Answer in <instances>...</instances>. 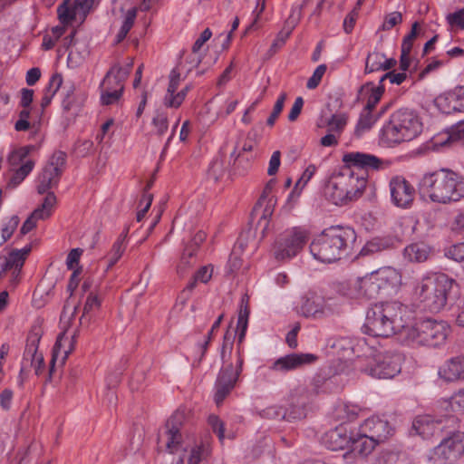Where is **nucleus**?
I'll return each instance as SVG.
<instances>
[{
  "mask_svg": "<svg viewBox=\"0 0 464 464\" xmlns=\"http://www.w3.org/2000/svg\"><path fill=\"white\" fill-rule=\"evenodd\" d=\"M127 247V244L115 241L105 257L107 261V269L111 268L122 256Z\"/></svg>",
  "mask_w": 464,
  "mask_h": 464,
  "instance_id": "obj_39",
  "label": "nucleus"
},
{
  "mask_svg": "<svg viewBox=\"0 0 464 464\" xmlns=\"http://www.w3.org/2000/svg\"><path fill=\"white\" fill-rule=\"evenodd\" d=\"M392 203L401 208L412 205L415 197L414 187L402 176H395L389 182Z\"/></svg>",
  "mask_w": 464,
  "mask_h": 464,
  "instance_id": "obj_15",
  "label": "nucleus"
},
{
  "mask_svg": "<svg viewBox=\"0 0 464 464\" xmlns=\"http://www.w3.org/2000/svg\"><path fill=\"white\" fill-rule=\"evenodd\" d=\"M62 83L63 77L59 73H55L50 78L48 86L45 88L44 96L41 101V107L43 109H44L51 103L53 97L60 89Z\"/></svg>",
  "mask_w": 464,
  "mask_h": 464,
  "instance_id": "obj_37",
  "label": "nucleus"
},
{
  "mask_svg": "<svg viewBox=\"0 0 464 464\" xmlns=\"http://www.w3.org/2000/svg\"><path fill=\"white\" fill-rule=\"evenodd\" d=\"M73 342L74 336L69 339L64 334L58 335L53 347L52 358L49 362V381H51L53 373L55 371L56 362L59 361L60 364L63 365L69 353L73 350Z\"/></svg>",
  "mask_w": 464,
  "mask_h": 464,
  "instance_id": "obj_25",
  "label": "nucleus"
},
{
  "mask_svg": "<svg viewBox=\"0 0 464 464\" xmlns=\"http://www.w3.org/2000/svg\"><path fill=\"white\" fill-rule=\"evenodd\" d=\"M414 290L422 307L430 313L442 311L459 295L457 282L444 273H432L423 276Z\"/></svg>",
  "mask_w": 464,
  "mask_h": 464,
  "instance_id": "obj_3",
  "label": "nucleus"
},
{
  "mask_svg": "<svg viewBox=\"0 0 464 464\" xmlns=\"http://www.w3.org/2000/svg\"><path fill=\"white\" fill-rule=\"evenodd\" d=\"M30 146H24L19 148L18 150L13 151V153L9 157V162L12 165L18 164L20 161H23L31 151Z\"/></svg>",
  "mask_w": 464,
  "mask_h": 464,
  "instance_id": "obj_60",
  "label": "nucleus"
},
{
  "mask_svg": "<svg viewBox=\"0 0 464 464\" xmlns=\"http://www.w3.org/2000/svg\"><path fill=\"white\" fill-rule=\"evenodd\" d=\"M372 111H373L367 110L366 108L362 110L354 130V133L357 136H361L370 130L378 121L380 115H375Z\"/></svg>",
  "mask_w": 464,
  "mask_h": 464,
  "instance_id": "obj_32",
  "label": "nucleus"
},
{
  "mask_svg": "<svg viewBox=\"0 0 464 464\" xmlns=\"http://www.w3.org/2000/svg\"><path fill=\"white\" fill-rule=\"evenodd\" d=\"M192 85L187 84L181 91L172 94H165L163 103L167 108H179L186 99L188 92L191 90Z\"/></svg>",
  "mask_w": 464,
  "mask_h": 464,
  "instance_id": "obj_38",
  "label": "nucleus"
},
{
  "mask_svg": "<svg viewBox=\"0 0 464 464\" xmlns=\"http://www.w3.org/2000/svg\"><path fill=\"white\" fill-rule=\"evenodd\" d=\"M131 66L132 63H130L125 68L121 67L118 63L112 65L104 76V82L111 83V78L113 77L115 84L118 86H124V81L129 76Z\"/></svg>",
  "mask_w": 464,
  "mask_h": 464,
  "instance_id": "obj_36",
  "label": "nucleus"
},
{
  "mask_svg": "<svg viewBox=\"0 0 464 464\" xmlns=\"http://www.w3.org/2000/svg\"><path fill=\"white\" fill-rule=\"evenodd\" d=\"M403 361V355L395 351L378 353L364 372L373 378L392 379L401 372Z\"/></svg>",
  "mask_w": 464,
  "mask_h": 464,
  "instance_id": "obj_11",
  "label": "nucleus"
},
{
  "mask_svg": "<svg viewBox=\"0 0 464 464\" xmlns=\"http://www.w3.org/2000/svg\"><path fill=\"white\" fill-rule=\"evenodd\" d=\"M309 401L310 393L305 387L298 386L293 389L287 397L288 421L304 419Z\"/></svg>",
  "mask_w": 464,
  "mask_h": 464,
  "instance_id": "obj_21",
  "label": "nucleus"
},
{
  "mask_svg": "<svg viewBox=\"0 0 464 464\" xmlns=\"http://www.w3.org/2000/svg\"><path fill=\"white\" fill-rule=\"evenodd\" d=\"M97 5L96 0H63L57 7L58 18L62 24H68L78 15L85 18Z\"/></svg>",
  "mask_w": 464,
  "mask_h": 464,
  "instance_id": "obj_18",
  "label": "nucleus"
},
{
  "mask_svg": "<svg viewBox=\"0 0 464 464\" xmlns=\"http://www.w3.org/2000/svg\"><path fill=\"white\" fill-rule=\"evenodd\" d=\"M66 160L65 152L62 150L54 151L38 177L37 192L39 194L46 193L41 206L34 210V216H38V218H48L53 213L57 198L55 194L49 191V189L58 186L61 176L65 169Z\"/></svg>",
  "mask_w": 464,
  "mask_h": 464,
  "instance_id": "obj_6",
  "label": "nucleus"
},
{
  "mask_svg": "<svg viewBox=\"0 0 464 464\" xmlns=\"http://www.w3.org/2000/svg\"><path fill=\"white\" fill-rule=\"evenodd\" d=\"M316 359L317 357L313 353H293L276 359L269 369L275 372L286 373L312 364Z\"/></svg>",
  "mask_w": 464,
  "mask_h": 464,
  "instance_id": "obj_20",
  "label": "nucleus"
},
{
  "mask_svg": "<svg viewBox=\"0 0 464 464\" xmlns=\"http://www.w3.org/2000/svg\"><path fill=\"white\" fill-rule=\"evenodd\" d=\"M309 238V232L302 227H292L279 234L273 246L276 260H288L297 256Z\"/></svg>",
  "mask_w": 464,
  "mask_h": 464,
  "instance_id": "obj_10",
  "label": "nucleus"
},
{
  "mask_svg": "<svg viewBox=\"0 0 464 464\" xmlns=\"http://www.w3.org/2000/svg\"><path fill=\"white\" fill-rule=\"evenodd\" d=\"M102 304V299L98 296V295L91 292L85 301L83 306L82 316H87L97 312Z\"/></svg>",
  "mask_w": 464,
  "mask_h": 464,
  "instance_id": "obj_48",
  "label": "nucleus"
},
{
  "mask_svg": "<svg viewBox=\"0 0 464 464\" xmlns=\"http://www.w3.org/2000/svg\"><path fill=\"white\" fill-rule=\"evenodd\" d=\"M464 454V432L459 430V422L448 428L441 440L430 452V459L437 464H452Z\"/></svg>",
  "mask_w": 464,
  "mask_h": 464,
  "instance_id": "obj_8",
  "label": "nucleus"
},
{
  "mask_svg": "<svg viewBox=\"0 0 464 464\" xmlns=\"http://www.w3.org/2000/svg\"><path fill=\"white\" fill-rule=\"evenodd\" d=\"M382 60H384V53L379 52L370 53L365 61V73L381 71Z\"/></svg>",
  "mask_w": 464,
  "mask_h": 464,
  "instance_id": "obj_42",
  "label": "nucleus"
},
{
  "mask_svg": "<svg viewBox=\"0 0 464 464\" xmlns=\"http://www.w3.org/2000/svg\"><path fill=\"white\" fill-rule=\"evenodd\" d=\"M295 10H292L291 14L289 15L288 19L285 23V26L283 29L277 34L276 38L273 42L270 47V51L273 53H276L277 49L281 48L286 39L290 36L292 34L294 28L297 25L300 16H301V11L299 10L297 12V14L295 15Z\"/></svg>",
  "mask_w": 464,
  "mask_h": 464,
  "instance_id": "obj_28",
  "label": "nucleus"
},
{
  "mask_svg": "<svg viewBox=\"0 0 464 464\" xmlns=\"http://www.w3.org/2000/svg\"><path fill=\"white\" fill-rule=\"evenodd\" d=\"M182 63L174 68L169 73V82L166 94L174 95L180 83V71L182 70Z\"/></svg>",
  "mask_w": 464,
  "mask_h": 464,
  "instance_id": "obj_50",
  "label": "nucleus"
},
{
  "mask_svg": "<svg viewBox=\"0 0 464 464\" xmlns=\"http://www.w3.org/2000/svg\"><path fill=\"white\" fill-rule=\"evenodd\" d=\"M298 311L304 317L322 318L325 315L326 306L322 297L306 295L302 298Z\"/></svg>",
  "mask_w": 464,
  "mask_h": 464,
  "instance_id": "obj_26",
  "label": "nucleus"
},
{
  "mask_svg": "<svg viewBox=\"0 0 464 464\" xmlns=\"http://www.w3.org/2000/svg\"><path fill=\"white\" fill-rule=\"evenodd\" d=\"M316 171V167L313 164H310L307 166V168L303 172L300 179L296 181L294 190L292 191L291 195H293L297 188L300 187L302 189L304 188V186L309 182V180L312 179V177L314 175Z\"/></svg>",
  "mask_w": 464,
  "mask_h": 464,
  "instance_id": "obj_53",
  "label": "nucleus"
},
{
  "mask_svg": "<svg viewBox=\"0 0 464 464\" xmlns=\"http://www.w3.org/2000/svg\"><path fill=\"white\" fill-rule=\"evenodd\" d=\"M326 69L327 67L325 64L318 65L314 71L312 76L308 79L306 82V88L309 90L315 89L320 84L322 78L326 72Z\"/></svg>",
  "mask_w": 464,
  "mask_h": 464,
  "instance_id": "obj_51",
  "label": "nucleus"
},
{
  "mask_svg": "<svg viewBox=\"0 0 464 464\" xmlns=\"http://www.w3.org/2000/svg\"><path fill=\"white\" fill-rule=\"evenodd\" d=\"M402 22V15L400 12H392L389 14L382 25V29L384 31H389L395 25L401 24Z\"/></svg>",
  "mask_w": 464,
  "mask_h": 464,
  "instance_id": "obj_57",
  "label": "nucleus"
},
{
  "mask_svg": "<svg viewBox=\"0 0 464 464\" xmlns=\"http://www.w3.org/2000/svg\"><path fill=\"white\" fill-rule=\"evenodd\" d=\"M101 101L103 105H111L117 102L122 95L124 86H111V83H105L104 79L101 83Z\"/></svg>",
  "mask_w": 464,
  "mask_h": 464,
  "instance_id": "obj_31",
  "label": "nucleus"
},
{
  "mask_svg": "<svg viewBox=\"0 0 464 464\" xmlns=\"http://www.w3.org/2000/svg\"><path fill=\"white\" fill-rule=\"evenodd\" d=\"M211 454V447L208 442L201 441L195 444L189 450L187 464H200Z\"/></svg>",
  "mask_w": 464,
  "mask_h": 464,
  "instance_id": "obj_34",
  "label": "nucleus"
},
{
  "mask_svg": "<svg viewBox=\"0 0 464 464\" xmlns=\"http://www.w3.org/2000/svg\"><path fill=\"white\" fill-rule=\"evenodd\" d=\"M464 140V124L460 123L456 127L451 128V130L448 132L447 140L442 142V144L452 143L455 141H459Z\"/></svg>",
  "mask_w": 464,
  "mask_h": 464,
  "instance_id": "obj_59",
  "label": "nucleus"
},
{
  "mask_svg": "<svg viewBox=\"0 0 464 464\" xmlns=\"http://www.w3.org/2000/svg\"><path fill=\"white\" fill-rule=\"evenodd\" d=\"M353 179L340 173L330 178L327 181L324 193L325 198L334 205H344L354 199V191H349L348 186Z\"/></svg>",
  "mask_w": 464,
  "mask_h": 464,
  "instance_id": "obj_14",
  "label": "nucleus"
},
{
  "mask_svg": "<svg viewBox=\"0 0 464 464\" xmlns=\"http://www.w3.org/2000/svg\"><path fill=\"white\" fill-rule=\"evenodd\" d=\"M244 364V357L241 354L240 349L237 351V362L236 370L232 363L220 369L216 382H215V395L214 400L217 405H220L226 397L234 389L239 375L242 372Z\"/></svg>",
  "mask_w": 464,
  "mask_h": 464,
  "instance_id": "obj_12",
  "label": "nucleus"
},
{
  "mask_svg": "<svg viewBox=\"0 0 464 464\" xmlns=\"http://www.w3.org/2000/svg\"><path fill=\"white\" fill-rule=\"evenodd\" d=\"M450 333L447 322L427 318L408 328L405 339L413 346L440 347L445 344Z\"/></svg>",
  "mask_w": 464,
  "mask_h": 464,
  "instance_id": "obj_7",
  "label": "nucleus"
},
{
  "mask_svg": "<svg viewBox=\"0 0 464 464\" xmlns=\"http://www.w3.org/2000/svg\"><path fill=\"white\" fill-rule=\"evenodd\" d=\"M459 422L455 416L435 418L430 414H420L413 418L409 435L418 436L424 440L440 438L448 428H453Z\"/></svg>",
  "mask_w": 464,
  "mask_h": 464,
  "instance_id": "obj_9",
  "label": "nucleus"
},
{
  "mask_svg": "<svg viewBox=\"0 0 464 464\" xmlns=\"http://www.w3.org/2000/svg\"><path fill=\"white\" fill-rule=\"evenodd\" d=\"M151 123L156 130V134L162 136L167 132L169 129V120L167 113L164 111H157Z\"/></svg>",
  "mask_w": 464,
  "mask_h": 464,
  "instance_id": "obj_47",
  "label": "nucleus"
},
{
  "mask_svg": "<svg viewBox=\"0 0 464 464\" xmlns=\"http://www.w3.org/2000/svg\"><path fill=\"white\" fill-rule=\"evenodd\" d=\"M418 189L421 198L432 203H456L464 198V178L450 169H440L424 174Z\"/></svg>",
  "mask_w": 464,
  "mask_h": 464,
  "instance_id": "obj_1",
  "label": "nucleus"
},
{
  "mask_svg": "<svg viewBox=\"0 0 464 464\" xmlns=\"http://www.w3.org/2000/svg\"><path fill=\"white\" fill-rule=\"evenodd\" d=\"M437 108L444 114L464 112V86L439 95L435 99Z\"/></svg>",
  "mask_w": 464,
  "mask_h": 464,
  "instance_id": "obj_22",
  "label": "nucleus"
},
{
  "mask_svg": "<svg viewBox=\"0 0 464 464\" xmlns=\"http://www.w3.org/2000/svg\"><path fill=\"white\" fill-rule=\"evenodd\" d=\"M419 24L418 22H415L411 25V32L404 36L402 43H401V51L411 53L413 42L417 37V29H418Z\"/></svg>",
  "mask_w": 464,
  "mask_h": 464,
  "instance_id": "obj_54",
  "label": "nucleus"
},
{
  "mask_svg": "<svg viewBox=\"0 0 464 464\" xmlns=\"http://www.w3.org/2000/svg\"><path fill=\"white\" fill-rule=\"evenodd\" d=\"M186 420V411L184 409H178L168 420L167 429L178 430L180 431V428Z\"/></svg>",
  "mask_w": 464,
  "mask_h": 464,
  "instance_id": "obj_49",
  "label": "nucleus"
},
{
  "mask_svg": "<svg viewBox=\"0 0 464 464\" xmlns=\"http://www.w3.org/2000/svg\"><path fill=\"white\" fill-rule=\"evenodd\" d=\"M345 177L351 178L353 179V182H351V185L348 186L349 191H354V199L359 198L363 190L366 188L367 179L366 176L363 175H355L353 172L346 175Z\"/></svg>",
  "mask_w": 464,
  "mask_h": 464,
  "instance_id": "obj_41",
  "label": "nucleus"
},
{
  "mask_svg": "<svg viewBox=\"0 0 464 464\" xmlns=\"http://www.w3.org/2000/svg\"><path fill=\"white\" fill-rule=\"evenodd\" d=\"M285 98H286L285 93H281L280 96L277 98V100L274 105L273 111L271 112L270 116L268 117V119L266 121V124L268 126H270V127L274 126L276 119L278 118V116L280 115V113L283 111Z\"/></svg>",
  "mask_w": 464,
  "mask_h": 464,
  "instance_id": "obj_52",
  "label": "nucleus"
},
{
  "mask_svg": "<svg viewBox=\"0 0 464 464\" xmlns=\"http://www.w3.org/2000/svg\"><path fill=\"white\" fill-rule=\"evenodd\" d=\"M182 442V435L178 430H167V442L166 449L167 450L173 454L178 450Z\"/></svg>",
  "mask_w": 464,
  "mask_h": 464,
  "instance_id": "obj_45",
  "label": "nucleus"
},
{
  "mask_svg": "<svg viewBox=\"0 0 464 464\" xmlns=\"http://www.w3.org/2000/svg\"><path fill=\"white\" fill-rule=\"evenodd\" d=\"M343 162L349 169L362 170L367 177L369 171H377L385 168V162L379 157L364 152H349L343 155Z\"/></svg>",
  "mask_w": 464,
  "mask_h": 464,
  "instance_id": "obj_19",
  "label": "nucleus"
},
{
  "mask_svg": "<svg viewBox=\"0 0 464 464\" xmlns=\"http://www.w3.org/2000/svg\"><path fill=\"white\" fill-rule=\"evenodd\" d=\"M82 253V250L80 248H73L69 252L66 257V266L68 269H76L75 266L79 265Z\"/></svg>",
  "mask_w": 464,
  "mask_h": 464,
  "instance_id": "obj_62",
  "label": "nucleus"
},
{
  "mask_svg": "<svg viewBox=\"0 0 464 464\" xmlns=\"http://www.w3.org/2000/svg\"><path fill=\"white\" fill-rule=\"evenodd\" d=\"M447 22L451 26H457L464 29V7L447 15Z\"/></svg>",
  "mask_w": 464,
  "mask_h": 464,
  "instance_id": "obj_58",
  "label": "nucleus"
},
{
  "mask_svg": "<svg viewBox=\"0 0 464 464\" xmlns=\"http://www.w3.org/2000/svg\"><path fill=\"white\" fill-rule=\"evenodd\" d=\"M360 432H364L374 439L379 444L386 441L395 433V428L384 416L372 415L360 426Z\"/></svg>",
  "mask_w": 464,
  "mask_h": 464,
  "instance_id": "obj_16",
  "label": "nucleus"
},
{
  "mask_svg": "<svg viewBox=\"0 0 464 464\" xmlns=\"http://www.w3.org/2000/svg\"><path fill=\"white\" fill-rule=\"evenodd\" d=\"M34 167V162L33 160H26L19 169H16L10 179V183H12L14 186L19 185L33 170Z\"/></svg>",
  "mask_w": 464,
  "mask_h": 464,
  "instance_id": "obj_46",
  "label": "nucleus"
},
{
  "mask_svg": "<svg viewBox=\"0 0 464 464\" xmlns=\"http://www.w3.org/2000/svg\"><path fill=\"white\" fill-rule=\"evenodd\" d=\"M392 273L390 269H383L359 278L356 285L358 294L367 299L377 298L382 291L386 290L392 284L390 281Z\"/></svg>",
  "mask_w": 464,
  "mask_h": 464,
  "instance_id": "obj_13",
  "label": "nucleus"
},
{
  "mask_svg": "<svg viewBox=\"0 0 464 464\" xmlns=\"http://www.w3.org/2000/svg\"><path fill=\"white\" fill-rule=\"evenodd\" d=\"M356 238L355 230L350 227H330L313 239L310 253L322 263H334L353 253Z\"/></svg>",
  "mask_w": 464,
  "mask_h": 464,
  "instance_id": "obj_2",
  "label": "nucleus"
},
{
  "mask_svg": "<svg viewBox=\"0 0 464 464\" xmlns=\"http://www.w3.org/2000/svg\"><path fill=\"white\" fill-rule=\"evenodd\" d=\"M383 92H384L383 85L374 86V84L371 82H366L365 84H363L360 87V89L358 91L357 100L360 99V97H361V95H362V93L369 94L367 102H366V105L364 106V108H366L367 110L373 111L375 109L376 105L378 104V102H380Z\"/></svg>",
  "mask_w": 464,
  "mask_h": 464,
  "instance_id": "obj_30",
  "label": "nucleus"
},
{
  "mask_svg": "<svg viewBox=\"0 0 464 464\" xmlns=\"http://www.w3.org/2000/svg\"><path fill=\"white\" fill-rule=\"evenodd\" d=\"M259 414L262 418L288 420V413L286 409H284L282 406L278 405L268 406L262 410Z\"/></svg>",
  "mask_w": 464,
  "mask_h": 464,
  "instance_id": "obj_40",
  "label": "nucleus"
},
{
  "mask_svg": "<svg viewBox=\"0 0 464 464\" xmlns=\"http://www.w3.org/2000/svg\"><path fill=\"white\" fill-rule=\"evenodd\" d=\"M225 171L224 160L219 157H216L208 166V176L209 179H214V181H218L224 176Z\"/></svg>",
  "mask_w": 464,
  "mask_h": 464,
  "instance_id": "obj_44",
  "label": "nucleus"
},
{
  "mask_svg": "<svg viewBox=\"0 0 464 464\" xmlns=\"http://www.w3.org/2000/svg\"><path fill=\"white\" fill-rule=\"evenodd\" d=\"M431 248L423 242L412 243L404 248V258L410 262L421 263L428 260Z\"/></svg>",
  "mask_w": 464,
  "mask_h": 464,
  "instance_id": "obj_29",
  "label": "nucleus"
},
{
  "mask_svg": "<svg viewBox=\"0 0 464 464\" xmlns=\"http://www.w3.org/2000/svg\"><path fill=\"white\" fill-rule=\"evenodd\" d=\"M213 431L218 435L220 441L225 438V428L223 421L217 415H210L208 420Z\"/></svg>",
  "mask_w": 464,
  "mask_h": 464,
  "instance_id": "obj_55",
  "label": "nucleus"
},
{
  "mask_svg": "<svg viewBox=\"0 0 464 464\" xmlns=\"http://www.w3.org/2000/svg\"><path fill=\"white\" fill-rule=\"evenodd\" d=\"M379 443L372 438H370L364 432H360V428L356 433L353 432V440H351L350 447L359 454L361 458H365L370 455Z\"/></svg>",
  "mask_w": 464,
  "mask_h": 464,
  "instance_id": "obj_27",
  "label": "nucleus"
},
{
  "mask_svg": "<svg viewBox=\"0 0 464 464\" xmlns=\"http://www.w3.org/2000/svg\"><path fill=\"white\" fill-rule=\"evenodd\" d=\"M353 432H349L344 425H339L326 431L322 437V443L330 450H341L350 446Z\"/></svg>",
  "mask_w": 464,
  "mask_h": 464,
  "instance_id": "obj_24",
  "label": "nucleus"
},
{
  "mask_svg": "<svg viewBox=\"0 0 464 464\" xmlns=\"http://www.w3.org/2000/svg\"><path fill=\"white\" fill-rule=\"evenodd\" d=\"M403 305L399 302L373 304L368 309L362 330L374 337H389L402 324Z\"/></svg>",
  "mask_w": 464,
  "mask_h": 464,
  "instance_id": "obj_5",
  "label": "nucleus"
},
{
  "mask_svg": "<svg viewBox=\"0 0 464 464\" xmlns=\"http://www.w3.org/2000/svg\"><path fill=\"white\" fill-rule=\"evenodd\" d=\"M40 340L41 334L39 330L34 329L28 334L24 352V360H30L31 364H34V358L40 354L38 353Z\"/></svg>",
  "mask_w": 464,
  "mask_h": 464,
  "instance_id": "obj_33",
  "label": "nucleus"
},
{
  "mask_svg": "<svg viewBox=\"0 0 464 464\" xmlns=\"http://www.w3.org/2000/svg\"><path fill=\"white\" fill-rule=\"evenodd\" d=\"M446 256L457 262H464V242L455 244L449 247Z\"/></svg>",
  "mask_w": 464,
  "mask_h": 464,
  "instance_id": "obj_56",
  "label": "nucleus"
},
{
  "mask_svg": "<svg viewBox=\"0 0 464 464\" xmlns=\"http://www.w3.org/2000/svg\"><path fill=\"white\" fill-rule=\"evenodd\" d=\"M19 218L16 215L10 217L4 224L1 229L0 243L6 242L14 234L19 224Z\"/></svg>",
  "mask_w": 464,
  "mask_h": 464,
  "instance_id": "obj_43",
  "label": "nucleus"
},
{
  "mask_svg": "<svg viewBox=\"0 0 464 464\" xmlns=\"http://www.w3.org/2000/svg\"><path fill=\"white\" fill-rule=\"evenodd\" d=\"M31 250V245H28L22 249L12 250L6 256H0V278L7 272H11L10 282L12 285H16L25 259Z\"/></svg>",
  "mask_w": 464,
  "mask_h": 464,
  "instance_id": "obj_17",
  "label": "nucleus"
},
{
  "mask_svg": "<svg viewBox=\"0 0 464 464\" xmlns=\"http://www.w3.org/2000/svg\"><path fill=\"white\" fill-rule=\"evenodd\" d=\"M452 409L464 411V389L455 392L450 399Z\"/></svg>",
  "mask_w": 464,
  "mask_h": 464,
  "instance_id": "obj_64",
  "label": "nucleus"
},
{
  "mask_svg": "<svg viewBox=\"0 0 464 464\" xmlns=\"http://www.w3.org/2000/svg\"><path fill=\"white\" fill-rule=\"evenodd\" d=\"M212 274L213 267L210 266H204L195 273L194 277L198 282L206 284L211 279Z\"/></svg>",
  "mask_w": 464,
  "mask_h": 464,
  "instance_id": "obj_63",
  "label": "nucleus"
},
{
  "mask_svg": "<svg viewBox=\"0 0 464 464\" xmlns=\"http://www.w3.org/2000/svg\"><path fill=\"white\" fill-rule=\"evenodd\" d=\"M203 54L200 52L193 53L191 50V53L187 58V63L188 64V67L182 64V67H180L182 70L185 69L187 72H189L194 68L198 67L200 63L202 62Z\"/></svg>",
  "mask_w": 464,
  "mask_h": 464,
  "instance_id": "obj_61",
  "label": "nucleus"
},
{
  "mask_svg": "<svg viewBox=\"0 0 464 464\" xmlns=\"http://www.w3.org/2000/svg\"><path fill=\"white\" fill-rule=\"evenodd\" d=\"M422 131V122L414 110L401 108L393 111L383 124L380 139L388 147L408 142Z\"/></svg>",
  "mask_w": 464,
  "mask_h": 464,
  "instance_id": "obj_4",
  "label": "nucleus"
},
{
  "mask_svg": "<svg viewBox=\"0 0 464 464\" xmlns=\"http://www.w3.org/2000/svg\"><path fill=\"white\" fill-rule=\"evenodd\" d=\"M348 121V115L345 112L332 114L330 118L325 120L323 123H318L317 126L322 128L324 125L328 127L330 132L341 135Z\"/></svg>",
  "mask_w": 464,
  "mask_h": 464,
  "instance_id": "obj_35",
  "label": "nucleus"
},
{
  "mask_svg": "<svg viewBox=\"0 0 464 464\" xmlns=\"http://www.w3.org/2000/svg\"><path fill=\"white\" fill-rule=\"evenodd\" d=\"M438 376L447 383L464 381V353L446 360L439 367Z\"/></svg>",
  "mask_w": 464,
  "mask_h": 464,
  "instance_id": "obj_23",
  "label": "nucleus"
}]
</instances>
